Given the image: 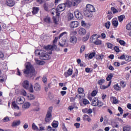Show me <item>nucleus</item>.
<instances>
[{
  "label": "nucleus",
  "mask_w": 131,
  "mask_h": 131,
  "mask_svg": "<svg viewBox=\"0 0 131 131\" xmlns=\"http://www.w3.org/2000/svg\"><path fill=\"white\" fill-rule=\"evenodd\" d=\"M43 21L47 24H51L53 22L52 21V18L49 16H47L43 18Z\"/></svg>",
  "instance_id": "obj_12"
},
{
  "label": "nucleus",
  "mask_w": 131,
  "mask_h": 131,
  "mask_svg": "<svg viewBox=\"0 0 131 131\" xmlns=\"http://www.w3.org/2000/svg\"><path fill=\"white\" fill-rule=\"evenodd\" d=\"M78 25H79V23L77 21H73L71 22L70 26L71 28H76V27H78Z\"/></svg>",
  "instance_id": "obj_10"
},
{
  "label": "nucleus",
  "mask_w": 131,
  "mask_h": 131,
  "mask_svg": "<svg viewBox=\"0 0 131 131\" xmlns=\"http://www.w3.org/2000/svg\"><path fill=\"white\" fill-rule=\"evenodd\" d=\"M50 55L45 52H41V55L40 56V58L41 60H49L50 59Z\"/></svg>",
  "instance_id": "obj_6"
},
{
  "label": "nucleus",
  "mask_w": 131,
  "mask_h": 131,
  "mask_svg": "<svg viewBox=\"0 0 131 131\" xmlns=\"http://www.w3.org/2000/svg\"><path fill=\"white\" fill-rule=\"evenodd\" d=\"M96 95H97V91L96 90L93 91L91 93V96L92 97H95Z\"/></svg>",
  "instance_id": "obj_64"
},
{
  "label": "nucleus",
  "mask_w": 131,
  "mask_h": 131,
  "mask_svg": "<svg viewBox=\"0 0 131 131\" xmlns=\"http://www.w3.org/2000/svg\"><path fill=\"white\" fill-rule=\"evenodd\" d=\"M112 77H113V75H112V74H110L106 78L107 81H110V80L112 79Z\"/></svg>",
  "instance_id": "obj_47"
},
{
  "label": "nucleus",
  "mask_w": 131,
  "mask_h": 131,
  "mask_svg": "<svg viewBox=\"0 0 131 131\" xmlns=\"http://www.w3.org/2000/svg\"><path fill=\"white\" fill-rule=\"evenodd\" d=\"M86 10L88 11V12H91V13H95L96 12V10L95 9V7L94 6L88 4L86 6Z\"/></svg>",
  "instance_id": "obj_5"
},
{
  "label": "nucleus",
  "mask_w": 131,
  "mask_h": 131,
  "mask_svg": "<svg viewBox=\"0 0 131 131\" xmlns=\"http://www.w3.org/2000/svg\"><path fill=\"white\" fill-rule=\"evenodd\" d=\"M105 46L107 47L108 49L112 50L113 49V45L110 42L105 43Z\"/></svg>",
  "instance_id": "obj_34"
},
{
  "label": "nucleus",
  "mask_w": 131,
  "mask_h": 131,
  "mask_svg": "<svg viewBox=\"0 0 131 131\" xmlns=\"http://www.w3.org/2000/svg\"><path fill=\"white\" fill-rule=\"evenodd\" d=\"M126 28L127 30H131V22L126 25Z\"/></svg>",
  "instance_id": "obj_59"
},
{
  "label": "nucleus",
  "mask_w": 131,
  "mask_h": 131,
  "mask_svg": "<svg viewBox=\"0 0 131 131\" xmlns=\"http://www.w3.org/2000/svg\"><path fill=\"white\" fill-rule=\"evenodd\" d=\"M77 30H78V33L80 35H84V34L86 33V31L82 28H79L77 29Z\"/></svg>",
  "instance_id": "obj_11"
},
{
  "label": "nucleus",
  "mask_w": 131,
  "mask_h": 131,
  "mask_svg": "<svg viewBox=\"0 0 131 131\" xmlns=\"http://www.w3.org/2000/svg\"><path fill=\"white\" fill-rule=\"evenodd\" d=\"M35 61L38 65H45L46 64V62L43 61L39 60L38 59L35 58Z\"/></svg>",
  "instance_id": "obj_21"
},
{
  "label": "nucleus",
  "mask_w": 131,
  "mask_h": 131,
  "mask_svg": "<svg viewBox=\"0 0 131 131\" xmlns=\"http://www.w3.org/2000/svg\"><path fill=\"white\" fill-rule=\"evenodd\" d=\"M11 119H10V117L7 116L4 118V119L2 120V121L3 122H9V121H10Z\"/></svg>",
  "instance_id": "obj_36"
},
{
  "label": "nucleus",
  "mask_w": 131,
  "mask_h": 131,
  "mask_svg": "<svg viewBox=\"0 0 131 131\" xmlns=\"http://www.w3.org/2000/svg\"><path fill=\"white\" fill-rule=\"evenodd\" d=\"M111 25V23H110V21H107L105 24V26L107 29H109V28H110Z\"/></svg>",
  "instance_id": "obj_50"
},
{
  "label": "nucleus",
  "mask_w": 131,
  "mask_h": 131,
  "mask_svg": "<svg viewBox=\"0 0 131 131\" xmlns=\"http://www.w3.org/2000/svg\"><path fill=\"white\" fill-rule=\"evenodd\" d=\"M66 5V7H68V8H71V7H72L73 6V2L68 0L66 1L65 3H64Z\"/></svg>",
  "instance_id": "obj_20"
},
{
  "label": "nucleus",
  "mask_w": 131,
  "mask_h": 131,
  "mask_svg": "<svg viewBox=\"0 0 131 131\" xmlns=\"http://www.w3.org/2000/svg\"><path fill=\"white\" fill-rule=\"evenodd\" d=\"M120 83L121 86H122V88H123V89H124L125 86H126V83H125V82H124V81H121L120 82Z\"/></svg>",
  "instance_id": "obj_48"
},
{
  "label": "nucleus",
  "mask_w": 131,
  "mask_h": 131,
  "mask_svg": "<svg viewBox=\"0 0 131 131\" xmlns=\"http://www.w3.org/2000/svg\"><path fill=\"white\" fill-rule=\"evenodd\" d=\"M110 100L113 104H117L118 103V100L116 99V97L112 96L110 97Z\"/></svg>",
  "instance_id": "obj_22"
},
{
  "label": "nucleus",
  "mask_w": 131,
  "mask_h": 131,
  "mask_svg": "<svg viewBox=\"0 0 131 131\" xmlns=\"http://www.w3.org/2000/svg\"><path fill=\"white\" fill-rule=\"evenodd\" d=\"M98 102H99V99H98V98H95L93 99L92 102V106H94L95 107L98 106Z\"/></svg>",
  "instance_id": "obj_18"
},
{
  "label": "nucleus",
  "mask_w": 131,
  "mask_h": 131,
  "mask_svg": "<svg viewBox=\"0 0 131 131\" xmlns=\"http://www.w3.org/2000/svg\"><path fill=\"white\" fill-rule=\"evenodd\" d=\"M52 120V114H47L46 117L45 118L46 122H50Z\"/></svg>",
  "instance_id": "obj_17"
},
{
  "label": "nucleus",
  "mask_w": 131,
  "mask_h": 131,
  "mask_svg": "<svg viewBox=\"0 0 131 131\" xmlns=\"http://www.w3.org/2000/svg\"><path fill=\"white\" fill-rule=\"evenodd\" d=\"M59 17H53V22L55 24H58V22H59Z\"/></svg>",
  "instance_id": "obj_45"
},
{
  "label": "nucleus",
  "mask_w": 131,
  "mask_h": 131,
  "mask_svg": "<svg viewBox=\"0 0 131 131\" xmlns=\"http://www.w3.org/2000/svg\"><path fill=\"white\" fill-rule=\"evenodd\" d=\"M130 130H131L130 126L129 125L124 126L123 128V131H130Z\"/></svg>",
  "instance_id": "obj_32"
},
{
  "label": "nucleus",
  "mask_w": 131,
  "mask_h": 131,
  "mask_svg": "<svg viewBox=\"0 0 131 131\" xmlns=\"http://www.w3.org/2000/svg\"><path fill=\"white\" fill-rule=\"evenodd\" d=\"M95 55H96V54L95 53H91L89 56V59H93V58H94V57H95Z\"/></svg>",
  "instance_id": "obj_61"
},
{
  "label": "nucleus",
  "mask_w": 131,
  "mask_h": 131,
  "mask_svg": "<svg viewBox=\"0 0 131 131\" xmlns=\"http://www.w3.org/2000/svg\"><path fill=\"white\" fill-rule=\"evenodd\" d=\"M27 98L28 100H34V99H35V97L32 94H28L27 96Z\"/></svg>",
  "instance_id": "obj_27"
},
{
  "label": "nucleus",
  "mask_w": 131,
  "mask_h": 131,
  "mask_svg": "<svg viewBox=\"0 0 131 131\" xmlns=\"http://www.w3.org/2000/svg\"><path fill=\"white\" fill-rule=\"evenodd\" d=\"M104 58V55L103 54L98 55L96 56L97 60H103Z\"/></svg>",
  "instance_id": "obj_42"
},
{
  "label": "nucleus",
  "mask_w": 131,
  "mask_h": 131,
  "mask_svg": "<svg viewBox=\"0 0 131 131\" xmlns=\"http://www.w3.org/2000/svg\"><path fill=\"white\" fill-rule=\"evenodd\" d=\"M23 86L24 89H28V87L29 86V82L28 80H25L23 82Z\"/></svg>",
  "instance_id": "obj_19"
},
{
  "label": "nucleus",
  "mask_w": 131,
  "mask_h": 131,
  "mask_svg": "<svg viewBox=\"0 0 131 131\" xmlns=\"http://www.w3.org/2000/svg\"><path fill=\"white\" fill-rule=\"evenodd\" d=\"M90 101H89V100L86 99H84L83 100V104H84V105H88V104H89Z\"/></svg>",
  "instance_id": "obj_56"
},
{
  "label": "nucleus",
  "mask_w": 131,
  "mask_h": 131,
  "mask_svg": "<svg viewBox=\"0 0 131 131\" xmlns=\"http://www.w3.org/2000/svg\"><path fill=\"white\" fill-rule=\"evenodd\" d=\"M124 15H120L118 17V20L119 22H122L123 21V19L125 18Z\"/></svg>",
  "instance_id": "obj_40"
},
{
  "label": "nucleus",
  "mask_w": 131,
  "mask_h": 131,
  "mask_svg": "<svg viewBox=\"0 0 131 131\" xmlns=\"http://www.w3.org/2000/svg\"><path fill=\"white\" fill-rule=\"evenodd\" d=\"M44 10L45 11H49V5L47 3H45L43 5Z\"/></svg>",
  "instance_id": "obj_49"
},
{
  "label": "nucleus",
  "mask_w": 131,
  "mask_h": 131,
  "mask_svg": "<svg viewBox=\"0 0 131 131\" xmlns=\"http://www.w3.org/2000/svg\"><path fill=\"white\" fill-rule=\"evenodd\" d=\"M66 8V5H65V4L63 3V4H59L57 6L56 9L58 11V13H60V12H63V11L65 10Z\"/></svg>",
  "instance_id": "obj_4"
},
{
  "label": "nucleus",
  "mask_w": 131,
  "mask_h": 131,
  "mask_svg": "<svg viewBox=\"0 0 131 131\" xmlns=\"http://www.w3.org/2000/svg\"><path fill=\"white\" fill-rule=\"evenodd\" d=\"M112 25H113V26H115V27H117V26H118V20H117V19H113L112 20Z\"/></svg>",
  "instance_id": "obj_26"
},
{
  "label": "nucleus",
  "mask_w": 131,
  "mask_h": 131,
  "mask_svg": "<svg viewBox=\"0 0 131 131\" xmlns=\"http://www.w3.org/2000/svg\"><path fill=\"white\" fill-rule=\"evenodd\" d=\"M111 82H112L111 81H110L108 82V84L107 86L104 85H101L100 86L101 90H106V89H108V88H109V86H110V85H111Z\"/></svg>",
  "instance_id": "obj_25"
},
{
  "label": "nucleus",
  "mask_w": 131,
  "mask_h": 131,
  "mask_svg": "<svg viewBox=\"0 0 131 131\" xmlns=\"http://www.w3.org/2000/svg\"><path fill=\"white\" fill-rule=\"evenodd\" d=\"M94 43H95V45H102V40H99V39H97L95 41Z\"/></svg>",
  "instance_id": "obj_52"
},
{
  "label": "nucleus",
  "mask_w": 131,
  "mask_h": 131,
  "mask_svg": "<svg viewBox=\"0 0 131 131\" xmlns=\"http://www.w3.org/2000/svg\"><path fill=\"white\" fill-rule=\"evenodd\" d=\"M25 102V98L23 97H18L16 99V103L17 104H19V105H21V104H23Z\"/></svg>",
  "instance_id": "obj_9"
},
{
  "label": "nucleus",
  "mask_w": 131,
  "mask_h": 131,
  "mask_svg": "<svg viewBox=\"0 0 131 131\" xmlns=\"http://www.w3.org/2000/svg\"><path fill=\"white\" fill-rule=\"evenodd\" d=\"M6 4L8 7H14L16 5V2L14 0H6Z\"/></svg>",
  "instance_id": "obj_8"
},
{
  "label": "nucleus",
  "mask_w": 131,
  "mask_h": 131,
  "mask_svg": "<svg viewBox=\"0 0 131 131\" xmlns=\"http://www.w3.org/2000/svg\"><path fill=\"white\" fill-rule=\"evenodd\" d=\"M28 90V91L30 92V93H33V86L32 84L30 85V87H28V89H27Z\"/></svg>",
  "instance_id": "obj_51"
},
{
  "label": "nucleus",
  "mask_w": 131,
  "mask_h": 131,
  "mask_svg": "<svg viewBox=\"0 0 131 131\" xmlns=\"http://www.w3.org/2000/svg\"><path fill=\"white\" fill-rule=\"evenodd\" d=\"M32 129H34L35 130H36V129H38V127H37V126H36V125H35V123H34L32 124Z\"/></svg>",
  "instance_id": "obj_53"
},
{
  "label": "nucleus",
  "mask_w": 131,
  "mask_h": 131,
  "mask_svg": "<svg viewBox=\"0 0 131 131\" xmlns=\"http://www.w3.org/2000/svg\"><path fill=\"white\" fill-rule=\"evenodd\" d=\"M14 115L15 117H20L22 115V113L21 112H14Z\"/></svg>",
  "instance_id": "obj_38"
},
{
  "label": "nucleus",
  "mask_w": 131,
  "mask_h": 131,
  "mask_svg": "<svg viewBox=\"0 0 131 131\" xmlns=\"http://www.w3.org/2000/svg\"><path fill=\"white\" fill-rule=\"evenodd\" d=\"M6 78V75L0 76V82H4Z\"/></svg>",
  "instance_id": "obj_43"
},
{
  "label": "nucleus",
  "mask_w": 131,
  "mask_h": 131,
  "mask_svg": "<svg viewBox=\"0 0 131 131\" xmlns=\"http://www.w3.org/2000/svg\"><path fill=\"white\" fill-rule=\"evenodd\" d=\"M34 89L35 91H40V85H39V84H38V83H35L34 85Z\"/></svg>",
  "instance_id": "obj_30"
},
{
  "label": "nucleus",
  "mask_w": 131,
  "mask_h": 131,
  "mask_svg": "<svg viewBox=\"0 0 131 131\" xmlns=\"http://www.w3.org/2000/svg\"><path fill=\"white\" fill-rule=\"evenodd\" d=\"M47 131H57L56 128H53L51 126H48L47 129Z\"/></svg>",
  "instance_id": "obj_35"
},
{
  "label": "nucleus",
  "mask_w": 131,
  "mask_h": 131,
  "mask_svg": "<svg viewBox=\"0 0 131 131\" xmlns=\"http://www.w3.org/2000/svg\"><path fill=\"white\" fill-rule=\"evenodd\" d=\"M68 35V33H67V32H63L58 36L59 39H61V42H59V45L60 47H64V46H66V45H67Z\"/></svg>",
  "instance_id": "obj_2"
},
{
  "label": "nucleus",
  "mask_w": 131,
  "mask_h": 131,
  "mask_svg": "<svg viewBox=\"0 0 131 131\" xmlns=\"http://www.w3.org/2000/svg\"><path fill=\"white\" fill-rule=\"evenodd\" d=\"M114 89L115 91H121V86H119L118 84H116L114 85Z\"/></svg>",
  "instance_id": "obj_28"
},
{
  "label": "nucleus",
  "mask_w": 131,
  "mask_h": 131,
  "mask_svg": "<svg viewBox=\"0 0 131 131\" xmlns=\"http://www.w3.org/2000/svg\"><path fill=\"white\" fill-rule=\"evenodd\" d=\"M104 82H105V80L104 79H100L98 81V84L101 86Z\"/></svg>",
  "instance_id": "obj_57"
},
{
  "label": "nucleus",
  "mask_w": 131,
  "mask_h": 131,
  "mask_svg": "<svg viewBox=\"0 0 131 131\" xmlns=\"http://www.w3.org/2000/svg\"><path fill=\"white\" fill-rule=\"evenodd\" d=\"M31 104L29 102H25L22 106L23 109H28L30 107Z\"/></svg>",
  "instance_id": "obj_24"
},
{
  "label": "nucleus",
  "mask_w": 131,
  "mask_h": 131,
  "mask_svg": "<svg viewBox=\"0 0 131 131\" xmlns=\"http://www.w3.org/2000/svg\"><path fill=\"white\" fill-rule=\"evenodd\" d=\"M75 16L76 18H77L79 20H81V19L83 18V16H82L81 13H80V12H79V11H78V10H76L75 11Z\"/></svg>",
  "instance_id": "obj_7"
},
{
  "label": "nucleus",
  "mask_w": 131,
  "mask_h": 131,
  "mask_svg": "<svg viewBox=\"0 0 131 131\" xmlns=\"http://www.w3.org/2000/svg\"><path fill=\"white\" fill-rule=\"evenodd\" d=\"M52 125L54 128H57L59 125V122L58 121H54L52 122Z\"/></svg>",
  "instance_id": "obj_29"
},
{
  "label": "nucleus",
  "mask_w": 131,
  "mask_h": 131,
  "mask_svg": "<svg viewBox=\"0 0 131 131\" xmlns=\"http://www.w3.org/2000/svg\"><path fill=\"white\" fill-rule=\"evenodd\" d=\"M52 111H53V107L50 106L48 109L47 114H52Z\"/></svg>",
  "instance_id": "obj_58"
},
{
  "label": "nucleus",
  "mask_w": 131,
  "mask_h": 131,
  "mask_svg": "<svg viewBox=\"0 0 131 131\" xmlns=\"http://www.w3.org/2000/svg\"><path fill=\"white\" fill-rule=\"evenodd\" d=\"M85 50V46L82 45L80 48V53H82Z\"/></svg>",
  "instance_id": "obj_60"
},
{
  "label": "nucleus",
  "mask_w": 131,
  "mask_h": 131,
  "mask_svg": "<svg viewBox=\"0 0 131 131\" xmlns=\"http://www.w3.org/2000/svg\"><path fill=\"white\" fill-rule=\"evenodd\" d=\"M119 43L121 45V46H123V47L125 46V41L122 40H119Z\"/></svg>",
  "instance_id": "obj_54"
},
{
  "label": "nucleus",
  "mask_w": 131,
  "mask_h": 131,
  "mask_svg": "<svg viewBox=\"0 0 131 131\" xmlns=\"http://www.w3.org/2000/svg\"><path fill=\"white\" fill-rule=\"evenodd\" d=\"M72 73H73V70L70 68L68 69L67 72L64 73V76L66 77H68V76L72 75Z\"/></svg>",
  "instance_id": "obj_15"
},
{
  "label": "nucleus",
  "mask_w": 131,
  "mask_h": 131,
  "mask_svg": "<svg viewBox=\"0 0 131 131\" xmlns=\"http://www.w3.org/2000/svg\"><path fill=\"white\" fill-rule=\"evenodd\" d=\"M99 37H98V35L97 34H93L92 37H90V42L91 43H94Z\"/></svg>",
  "instance_id": "obj_14"
},
{
  "label": "nucleus",
  "mask_w": 131,
  "mask_h": 131,
  "mask_svg": "<svg viewBox=\"0 0 131 131\" xmlns=\"http://www.w3.org/2000/svg\"><path fill=\"white\" fill-rule=\"evenodd\" d=\"M74 18V16H73V14L72 13H69L68 14V20L69 21H71V20H72Z\"/></svg>",
  "instance_id": "obj_41"
},
{
  "label": "nucleus",
  "mask_w": 131,
  "mask_h": 131,
  "mask_svg": "<svg viewBox=\"0 0 131 131\" xmlns=\"http://www.w3.org/2000/svg\"><path fill=\"white\" fill-rule=\"evenodd\" d=\"M20 123H21V121H20V120H15L12 122L11 124V126L12 127H16V126H18V125H20Z\"/></svg>",
  "instance_id": "obj_13"
},
{
  "label": "nucleus",
  "mask_w": 131,
  "mask_h": 131,
  "mask_svg": "<svg viewBox=\"0 0 131 131\" xmlns=\"http://www.w3.org/2000/svg\"><path fill=\"white\" fill-rule=\"evenodd\" d=\"M51 13L52 15H55V14H56L57 16H59V15H60V13L58 11L57 8H52L51 10Z\"/></svg>",
  "instance_id": "obj_16"
},
{
  "label": "nucleus",
  "mask_w": 131,
  "mask_h": 131,
  "mask_svg": "<svg viewBox=\"0 0 131 131\" xmlns=\"http://www.w3.org/2000/svg\"><path fill=\"white\" fill-rule=\"evenodd\" d=\"M38 11H39V8L34 7L33 8L32 13L33 14H37V13H38Z\"/></svg>",
  "instance_id": "obj_31"
},
{
  "label": "nucleus",
  "mask_w": 131,
  "mask_h": 131,
  "mask_svg": "<svg viewBox=\"0 0 131 131\" xmlns=\"http://www.w3.org/2000/svg\"><path fill=\"white\" fill-rule=\"evenodd\" d=\"M111 10L114 14H116V13H118L119 12H120V11L117 10L115 8L112 7Z\"/></svg>",
  "instance_id": "obj_46"
},
{
  "label": "nucleus",
  "mask_w": 131,
  "mask_h": 131,
  "mask_svg": "<svg viewBox=\"0 0 131 131\" xmlns=\"http://www.w3.org/2000/svg\"><path fill=\"white\" fill-rule=\"evenodd\" d=\"M77 32L76 31H72L71 32V35L70 36V38L69 41L71 42V43L75 44L77 42V37L75 35H76Z\"/></svg>",
  "instance_id": "obj_3"
},
{
  "label": "nucleus",
  "mask_w": 131,
  "mask_h": 131,
  "mask_svg": "<svg viewBox=\"0 0 131 131\" xmlns=\"http://www.w3.org/2000/svg\"><path fill=\"white\" fill-rule=\"evenodd\" d=\"M76 97H77L79 99V100H80V101H81L82 99H83V97H84V95L83 94H78L77 95H76Z\"/></svg>",
  "instance_id": "obj_44"
},
{
  "label": "nucleus",
  "mask_w": 131,
  "mask_h": 131,
  "mask_svg": "<svg viewBox=\"0 0 131 131\" xmlns=\"http://www.w3.org/2000/svg\"><path fill=\"white\" fill-rule=\"evenodd\" d=\"M26 69L24 70V74H26L27 77H32L35 74L34 68L31 65L30 62H27L26 63Z\"/></svg>",
  "instance_id": "obj_1"
},
{
  "label": "nucleus",
  "mask_w": 131,
  "mask_h": 131,
  "mask_svg": "<svg viewBox=\"0 0 131 131\" xmlns=\"http://www.w3.org/2000/svg\"><path fill=\"white\" fill-rule=\"evenodd\" d=\"M53 48H54V46H53L52 45H48L47 46L45 47L44 49L45 50H50L51 51H52V50H53Z\"/></svg>",
  "instance_id": "obj_39"
},
{
  "label": "nucleus",
  "mask_w": 131,
  "mask_h": 131,
  "mask_svg": "<svg viewBox=\"0 0 131 131\" xmlns=\"http://www.w3.org/2000/svg\"><path fill=\"white\" fill-rule=\"evenodd\" d=\"M125 61H127V62H130L131 56H126V57H125Z\"/></svg>",
  "instance_id": "obj_55"
},
{
  "label": "nucleus",
  "mask_w": 131,
  "mask_h": 131,
  "mask_svg": "<svg viewBox=\"0 0 131 131\" xmlns=\"http://www.w3.org/2000/svg\"><path fill=\"white\" fill-rule=\"evenodd\" d=\"M83 88H79L78 89V93L79 95H84Z\"/></svg>",
  "instance_id": "obj_33"
},
{
  "label": "nucleus",
  "mask_w": 131,
  "mask_h": 131,
  "mask_svg": "<svg viewBox=\"0 0 131 131\" xmlns=\"http://www.w3.org/2000/svg\"><path fill=\"white\" fill-rule=\"evenodd\" d=\"M118 110H119L121 115H122V114H123V110L122 109V108H121V107L119 106Z\"/></svg>",
  "instance_id": "obj_62"
},
{
  "label": "nucleus",
  "mask_w": 131,
  "mask_h": 131,
  "mask_svg": "<svg viewBox=\"0 0 131 131\" xmlns=\"http://www.w3.org/2000/svg\"><path fill=\"white\" fill-rule=\"evenodd\" d=\"M73 3V7H77L80 3V0H72Z\"/></svg>",
  "instance_id": "obj_23"
},
{
  "label": "nucleus",
  "mask_w": 131,
  "mask_h": 131,
  "mask_svg": "<svg viewBox=\"0 0 131 131\" xmlns=\"http://www.w3.org/2000/svg\"><path fill=\"white\" fill-rule=\"evenodd\" d=\"M103 124H108V118H107L106 117H105L104 120L103 121Z\"/></svg>",
  "instance_id": "obj_63"
},
{
  "label": "nucleus",
  "mask_w": 131,
  "mask_h": 131,
  "mask_svg": "<svg viewBox=\"0 0 131 131\" xmlns=\"http://www.w3.org/2000/svg\"><path fill=\"white\" fill-rule=\"evenodd\" d=\"M12 106L14 109H17V110H19L20 109L15 101L12 102Z\"/></svg>",
  "instance_id": "obj_37"
}]
</instances>
